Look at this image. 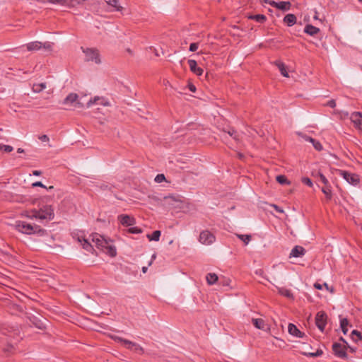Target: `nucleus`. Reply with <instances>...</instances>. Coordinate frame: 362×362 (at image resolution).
Returning <instances> with one entry per match:
<instances>
[{
  "label": "nucleus",
  "mask_w": 362,
  "mask_h": 362,
  "mask_svg": "<svg viewBox=\"0 0 362 362\" xmlns=\"http://www.w3.org/2000/svg\"><path fill=\"white\" fill-rule=\"evenodd\" d=\"M350 119L357 129L362 126V114L359 112H354L351 115Z\"/></svg>",
  "instance_id": "f8f14e48"
},
{
  "label": "nucleus",
  "mask_w": 362,
  "mask_h": 362,
  "mask_svg": "<svg viewBox=\"0 0 362 362\" xmlns=\"http://www.w3.org/2000/svg\"><path fill=\"white\" fill-rule=\"evenodd\" d=\"M228 136L231 137L234 139L237 143H238L240 140V134L233 129L228 130L227 132H224L223 134V139H226Z\"/></svg>",
  "instance_id": "dca6fc26"
},
{
  "label": "nucleus",
  "mask_w": 362,
  "mask_h": 362,
  "mask_svg": "<svg viewBox=\"0 0 362 362\" xmlns=\"http://www.w3.org/2000/svg\"><path fill=\"white\" fill-rule=\"evenodd\" d=\"M296 17L294 14L288 13L284 18V22L288 26H292L296 23Z\"/></svg>",
  "instance_id": "6ab92c4d"
},
{
  "label": "nucleus",
  "mask_w": 362,
  "mask_h": 362,
  "mask_svg": "<svg viewBox=\"0 0 362 362\" xmlns=\"http://www.w3.org/2000/svg\"><path fill=\"white\" fill-rule=\"evenodd\" d=\"M199 47V45H198V43H191L190 45H189V51L190 52H195L197 50Z\"/></svg>",
  "instance_id": "49530a36"
},
{
  "label": "nucleus",
  "mask_w": 362,
  "mask_h": 362,
  "mask_svg": "<svg viewBox=\"0 0 362 362\" xmlns=\"http://www.w3.org/2000/svg\"><path fill=\"white\" fill-rule=\"evenodd\" d=\"M35 214H36V209H32V210H27V211H23L21 214V216H24V217H26V218H30V219H33V218H36V215Z\"/></svg>",
  "instance_id": "7c9ffc66"
},
{
  "label": "nucleus",
  "mask_w": 362,
  "mask_h": 362,
  "mask_svg": "<svg viewBox=\"0 0 362 362\" xmlns=\"http://www.w3.org/2000/svg\"><path fill=\"white\" fill-rule=\"evenodd\" d=\"M42 47H43L45 49H51L52 44L49 42H46L42 45V43L40 42L35 41V42H29L26 45V47L28 51L38 50Z\"/></svg>",
  "instance_id": "6e6552de"
},
{
  "label": "nucleus",
  "mask_w": 362,
  "mask_h": 362,
  "mask_svg": "<svg viewBox=\"0 0 362 362\" xmlns=\"http://www.w3.org/2000/svg\"><path fill=\"white\" fill-rule=\"evenodd\" d=\"M104 248H106L107 250V253L111 256V257H115L117 255V251H116V248L114 247V246H111V245H106V247H105Z\"/></svg>",
  "instance_id": "4c0bfd02"
},
{
  "label": "nucleus",
  "mask_w": 362,
  "mask_h": 362,
  "mask_svg": "<svg viewBox=\"0 0 362 362\" xmlns=\"http://www.w3.org/2000/svg\"><path fill=\"white\" fill-rule=\"evenodd\" d=\"M327 315L323 311H320L315 316V324L317 328L323 332L327 325Z\"/></svg>",
  "instance_id": "0eeeda50"
},
{
  "label": "nucleus",
  "mask_w": 362,
  "mask_h": 362,
  "mask_svg": "<svg viewBox=\"0 0 362 362\" xmlns=\"http://www.w3.org/2000/svg\"><path fill=\"white\" fill-rule=\"evenodd\" d=\"M322 354V351L321 350H317L316 352L315 353H308V354H306L305 355L307 356H310L311 357H316V356H319L320 355Z\"/></svg>",
  "instance_id": "a18cd8bd"
},
{
  "label": "nucleus",
  "mask_w": 362,
  "mask_h": 362,
  "mask_svg": "<svg viewBox=\"0 0 362 362\" xmlns=\"http://www.w3.org/2000/svg\"><path fill=\"white\" fill-rule=\"evenodd\" d=\"M239 157H240V158H242L243 157V156L241 153H239Z\"/></svg>",
  "instance_id": "338daca9"
},
{
  "label": "nucleus",
  "mask_w": 362,
  "mask_h": 362,
  "mask_svg": "<svg viewBox=\"0 0 362 362\" xmlns=\"http://www.w3.org/2000/svg\"><path fill=\"white\" fill-rule=\"evenodd\" d=\"M13 150V148L11 146L0 144V151H3L6 153H10Z\"/></svg>",
  "instance_id": "a19ab883"
},
{
  "label": "nucleus",
  "mask_w": 362,
  "mask_h": 362,
  "mask_svg": "<svg viewBox=\"0 0 362 362\" xmlns=\"http://www.w3.org/2000/svg\"><path fill=\"white\" fill-rule=\"evenodd\" d=\"M92 241L95 244V245L100 249H103L107 245L105 239L100 235L98 233H95L92 235Z\"/></svg>",
  "instance_id": "9b49d317"
},
{
  "label": "nucleus",
  "mask_w": 362,
  "mask_h": 362,
  "mask_svg": "<svg viewBox=\"0 0 362 362\" xmlns=\"http://www.w3.org/2000/svg\"><path fill=\"white\" fill-rule=\"evenodd\" d=\"M358 1L361 2L362 3V0H358Z\"/></svg>",
  "instance_id": "774afa93"
},
{
  "label": "nucleus",
  "mask_w": 362,
  "mask_h": 362,
  "mask_svg": "<svg viewBox=\"0 0 362 362\" xmlns=\"http://www.w3.org/2000/svg\"><path fill=\"white\" fill-rule=\"evenodd\" d=\"M38 1L41 2H49L50 4H58V5H65L66 4V1L68 0H37Z\"/></svg>",
  "instance_id": "c9c22d12"
},
{
  "label": "nucleus",
  "mask_w": 362,
  "mask_h": 362,
  "mask_svg": "<svg viewBox=\"0 0 362 362\" xmlns=\"http://www.w3.org/2000/svg\"><path fill=\"white\" fill-rule=\"evenodd\" d=\"M288 330L289 334L294 337L302 338L304 336V333L300 332L298 329V327L293 324L290 323L288 325Z\"/></svg>",
  "instance_id": "f3484780"
},
{
  "label": "nucleus",
  "mask_w": 362,
  "mask_h": 362,
  "mask_svg": "<svg viewBox=\"0 0 362 362\" xmlns=\"http://www.w3.org/2000/svg\"><path fill=\"white\" fill-rule=\"evenodd\" d=\"M12 307L17 312H22L23 311L22 307L18 305H13Z\"/></svg>",
  "instance_id": "8fccbe9b"
},
{
  "label": "nucleus",
  "mask_w": 362,
  "mask_h": 362,
  "mask_svg": "<svg viewBox=\"0 0 362 362\" xmlns=\"http://www.w3.org/2000/svg\"><path fill=\"white\" fill-rule=\"evenodd\" d=\"M309 142L312 143L314 148L317 151H321L322 149V146L320 144V141L314 139H309Z\"/></svg>",
  "instance_id": "e433bc0d"
},
{
  "label": "nucleus",
  "mask_w": 362,
  "mask_h": 362,
  "mask_svg": "<svg viewBox=\"0 0 362 362\" xmlns=\"http://www.w3.org/2000/svg\"><path fill=\"white\" fill-rule=\"evenodd\" d=\"M332 350L334 354L337 357L344 358L346 357V352L345 347L339 343H334L332 345Z\"/></svg>",
  "instance_id": "9d476101"
},
{
  "label": "nucleus",
  "mask_w": 362,
  "mask_h": 362,
  "mask_svg": "<svg viewBox=\"0 0 362 362\" xmlns=\"http://www.w3.org/2000/svg\"><path fill=\"white\" fill-rule=\"evenodd\" d=\"M42 141H49V137L44 134V135H42L41 136H40L39 138Z\"/></svg>",
  "instance_id": "603ef678"
},
{
  "label": "nucleus",
  "mask_w": 362,
  "mask_h": 362,
  "mask_svg": "<svg viewBox=\"0 0 362 362\" xmlns=\"http://www.w3.org/2000/svg\"><path fill=\"white\" fill-rule=\"evenodd\" d=\"M303 138L307 141H309V139H313L312 137L308 136H304Z\"/></svg>",
  "instance_id": "bf43d9fd"
},
{
  "label": "nucleus",
  "mask_w": 362,
  "mask_h": 362,
  "mask_svg": "<svg viewBox=\"0 0 362 362\" xmlns=\"http://www.w3.org/2000/svg\"><path fill=\"white\" fill-rule=\"evenodd\" d=\"M165 180V177L163 174H158L156 176L154 180L157 183H160Z\"/></svg>",
  "instance_id": "37998d69"
},
{
  "label": "nucleus",
  "mask_w": 362,
  "mask_h": 362,
  "mask_svg": "<svg viewBox=\"0 0 362 362\" xmlns=\"http://www.w3.org/2000/svg\"><path fill=\"white\" fill-rule=\"evenodd\" d=\"M146 271H147V267H144L142 268V272H143L144 273H146Z\"/></svg>",
  "instance_id": "680f3d73"
},
{
  "label": "nucleus",
  "mask_w": 362,
  "mask_h": 362,
  "mask_svg": "<svg viewBox=\"0 0 362 362\" xmlns=\"http://www.w3.org/2000/svg\"><path fill=\"white\" fill-rule=\"evenodd\" d=\"M46 83H34L32 86V90L35 93H41L45 89H46Z\"/></svg>",
  "instance_id": "5701e85b"
},
{
  "label": "nucleus",
  "mask_w": 362,
  "mask_h": 362,
  "mask_svg": "<svg viewBox=\"0 0 362 362\" xmlns=\"http://www.w3.org/2000/svg\"><path fill=\"white\" fill-rule=\"evenodd\" d=\"M274 64L279 68L281 75H283L285 77H288V74L286 71V66L282 62L276 61Z\"/></svg>",
  "instance_id": "393cba45"
},
{
  "label": "nucleus",
  "mask_w": 362,
  "mask_h": 362,
  "mask_svg": "<svg viewBox=\"0 0 362 362\" xmlns=\"http://www.w3.org/2000/svg\"><path fill=\"white\" fill-rule=\"evenodd\" d=\"M78 98V96L76 93H71L64 98L63 103L65 105L73 104L77 101Z\"/></svg>",
  "instance_id": "412c9836"
},
{
  "label": "nucleus",
  "mask_w": 362,
  "mask_h": 362,
  "mask_svg": "<svg viewBox=\"0 0 362 362\" xmlns=\"http://www.w3.org/2000/svg\"><path fill=\"white\" fill-rule=\"evenodd\" d=\"M188 64L189 66L190 71L196 74L197 76H201L202 75L204 70L197 66V63L194 59H189Z\"/></svg>",
  "instance_id": "4468645a"
},
{
  "label": "nucleus",
  "mask_w": 362,
  "mask_h": 362,
  "mask_svg": "<svg viewBox=\"0 0 362 362\" xmlns=\"http://www.w3.org/2000/svg\"><path fill=\"white\" fill-rule=\"evenodd\" d=\"M33 187H44V188H46V187L41 182H35L34 183H33L32 185Z\"/></svg>",
  "instance_id": "09e8293b"
},
{
  "label": "nucleus",
  "mask_w": 362,
  "mask_h": 362,
  "mask_svg": "<svg viewBox=\"0 0 362 362\" xmlns=\"http://www.w3.org/2000/svg\"><path fill=\"white\" fill-rule=\"evenodd\" d=\"M17 152L19 153H23L24 152V150L21 148H18L17 149Z\"/></svg>",
  "instance_id": "052dcab7"
},
{
  "label": "nucleus",
  "mask_w": 362,
  "mask_h": 362,
  "mask_svg": "<svg viewBox=\"0 0 362 362\" xmlns=\"http://www.w3.org/2000/svg\"><path fill=\"white\" fill-rule=\"evenodd\" d=\"M114 339L116 341L121 343L127 349H129L136 354L142 355L144 353V350L143 347H141L139 344H138L135 342H133L132 341H129V340H127V339H123L122 337H115L114 338Z\"/></svg>",
  "instance_id": "7ed1b4c3"
},
{
  "label": "nucleus",
  "mask_w": 362,
  "mask_h": 362,
  "mask_svg": "<svg viewBox=\"0 0 362 362\" xmlns=\"http://www.w3.org/2000/svg\"><path fill=\"white\" fill-rule=\"evenodd\" d=\"M327 105L333 108L336 106V102L334 100H330L327 102Z\"/></svg>",
  "instance_id": "de8ad7c7"
},
{
  "label": "nucleus",
  "mask_w": 362,
  "mask_h": 362,
  "mask_svg": "<svg viewBox=\"0 0 362 362\" xmlns=\"http://www.w3.org/2000/svg\"><path fill=\"white\" fill-rule=\"evenodd\" d=\"M161 233L160 230H154L152 234H148L147 238L148 239L151 241H158L160 237Z\"/></svg>",
  "instance_id": "2f4dec72"
},
{
  "label": "nucleus",
  "mask_w": 362,
  "mask_h": 362,
  "mask_svg": "<svg viewBox=\"0 0 362 362\" xmlns=\"http://www.w3.org/2000/svg\"><path fill=\"white\" fill-rule=\"evenodd\" d=\"M206 281L208 284L213 285L218 281V276L214 273H209L206 275Z\"/></svg>",
  "instance_id": "c756f323"
},
{
  "label": "nucleus",
  "mask_w": 362,
  "mask_h": 362,
  "mask_svg": "<svg viewBox=\"0 0 362 362\" xmlns=\"http://www.w3.org/2000/svg\"><path fill=\"white\" fill-rule=\"evenodd\" d=\"M78 240L81 243L83 249L88 252H91L93 250V245L90 243L88 240L84 238H78Z\"/></svg>",
  "instance_id": "4be33fe9"
},
{
  "label": "nucleus",
  "mask_w": 362,
  "mask_h": 362,
  "mask_svg": "<svg viewBox=\"0 0 362 362\" xmlns=\"http://www.w3.org/2000/svg\"><path fill=\"white\" fill-rule=\"evenodd\" d=\"M339 174L341 175L347 182L352 185H357L359 183L358 175L354 173H349L346 170H339Z\"/></svg>",
  "instance_id": "423d86ee"
},
{
  "label": "nucleus",
  "mask_w": 362,
  "mask_h": 362,
  "mask_svg": "<svg viewBox=\"0 0 362 362\" xmlns=\"http://www.w3.org/2000/svg\"><path fill=\"white\" fill-rule=\"evenodd\" d=\"M13 349V346L12 345H10L8 344L4 349V351L5 352H11Z\"/></svg>",
  "instance_id": "3c124183"
},
{
  "label": "nucleus",
  "mask_w": 362,
  "mask_h": 362,
  "mask_svg": "<svg viewBox=\"0 0 362 362\" xmlns=\"http://www.w3.org/2000/svg\"><path fill=\"white\" fill-rule=\"evenodd\" d=\"M14 226L18 231L27 235L37 234L42 236L46 233V230L40 226L32 225L23 221H16Z\"/></svg>",
  "instance_id": "f257e3e1"
},
{
  "label": "nucleus",
  "mask_w": 362,
  "mask_h": 362,
  "mask_svg": "<svg viewBox=\"0 0 362 362\" xmlns=\"http://www.w3.org/2000/svg\"><path fill=\"white\" fill-rule=\"evenodd\" d=\"M69 1H70L69 3L72 5L79 4V0H69Z\"/></svg>",
  "instance_id": "13d9d810"
},
{
  "label": "nucleus",
  "mask_w": 362,
  "mask_h": 362,
  "mask_svg": "<svg viewBox=\"0 0 362 362\" xmlns=\"http://www.w3.org/2000/svg\"><path fill=\"white\" fill-rule=\"evenodd\" d=\"M314 287L316 288V289H318V290H321L322 289V287H323V285L322 284H320L317 282L315 283L314 284Z\"/></svg>",
  "instance_id": "864d4df0"
},
{
  "label": "nucleus",
  "mask_w": 362,
  "mask_h": 362,
  "mask_svg": "<svg viewBox=\"0 0 362 362\" xmlns=\"http://www.w3.org/2000/svg\"><path fill=\"white\" fill-rule=\"evenodd\" d=\"M278 292L283 296H285L289 299H293V295L291 290L284 287H277Z\"/></svg>",
  "instance_id": "aec40b11"
},
{
  "label": "nucleus",
  "mask_w": 362,
  "mask_h": 362,
  "mask_svg": "<svg viewBox=\"0 0 362 362\" xmlns=\"http://www.w3.org/2000/svg\"><path fill=\"white\" fill-rule=\"evenodd\" d=\"M189 88L190 91H192V92H195V90H196L195 86L192 84H190L189 86Z\"/></svg>",
  "instance_id": "4d7b16f0"
},
{
  "label": "nucleus",
  "mask_w": 362,
  "mask_h": 362,
  "mask_svg": "<svg viewBox=\"0 0 362 362\" xmlns=\"http://www.w3.org/2000/svg\"><path fill=\"white\" fill-rule=\"evenodd\" d=\"M322 192L325 194L327 199H332V190L329 185L327 186L325 185V187L322 188Z\"/></svg>",
  "instance_id": "72a5a7b5"
},
{
  "label": "nucleus",
  "mask_w": 362,
  "mask_h": 362,
  "mask_svg": "<svg viewBox=\"0 0 362 362\" xmlns=\"http://www.w3.org/2000/svg\"><path fill=\"white\" fill-rule=\"evenodd\" d=\"M216 240L215 235L208 230L202 231L199 234V241L205 245H209Z\"/></svg>",
  "instance_id": "39448f33"
},
{
  "label": "nucleus",
  "mask_w": 362,
  "mask_h": 362,
  "mask_svg": "<svg viewBox=\"0 0 362 362\" xmlns=\"http://www.w3.org/2000/svg\"><path fill=\"white\" fill-rule=\"evenodd\" d=\"M302 182L309 187L313 186V182L309 177H303Z\"/></svg>",
  "instance_id": "c03bdc74"
},
{
  "label": "nucleus",
  "mask_w": 362,
  "mask_h": 362,
  "mask_svg": "<svg viewBox=\"0 0 362 362\" xmlns=\"http://www.w3.org/2000/svg\"><path fill=\"white\" fill-rule=\"evenodd\" d=\"M323 286H325V288H327V290H329V286H328L327 284L325 283V284H323Z\"/></svg>",
  "instance_id": "e2e57ef3"
},
{
  "label": "nucleus",
  "mask_w": 362,
  "mask_h": 362,
  "mask_svg": "<svg viewBox=\"0 0 362 362\" xmlns=\"http://www.w3.org/2000/svg\"><path fill=\"white\" fill-rule=\"evenodd\" d=\"M351 338L352 339L353 341H354L356 342H361L362 343V335L358 331H357L356 329H354L351 332Z\"/></svg>",
  "instance_id": "c85d7f7f"
},
{
  "label": "nucleus",
  "mask_w": 362,
  "mask_h": 362,
  "mask_svg": "<svg viewBox=\"0 0 362 362\" xmlns=\"http://www.w3.org/2000/svg\"><path fill=\"white\" fill-rule=\"evenodd\" d=\"M317 178L320 181H321L325 186L329 185L328 180L326 178V177L321 173L318 172L317 174Z\"/></svg>",
  "instance_id": "ea45409f"
},
{
  "label": "nucleus",
  "mask_w": 362,
  "mask_h": 362,
  "mask_svg": "<svg viewBox=\"0 0 362 362\" xmlns=\"http://www.w3.org/2000/svg\"><path fill=\"white\" fill-rule=\"evenodd\" d=\"M105 1L110 6H112L115 11H120L122 10V6H121L118 0H105Z\"/></svg>",
  "instance_id": "cd10ccee"
},
{
  "label": "nucleus",
  "mask_w": 362,
  "mask_h": 362,
  "mask_svg": "<svg viewBox=\"0 0 362 362\" xmlns=\"http://www.w3.org/2000/svg\"><path fill=\"white\" fill-rule=\"evenodd\" d=\"M238 237L244 242L245 245H247L251 240V235H238Z\"/></svg>",
  "instance_id": "58836bf2"
},
{
  "label": "nucleus",
  "mask_w": 362,
  "mask_h": 362,
  "mask_svg": "<svg viewBox=\"0 0 362 362\" xmlns=\"http://www.w3.org/2000/svg\"><path fill=\"white\" fill-rule=\"evenodd\" d=\"M83 52L85 54L86 62H92L96 64L101 63L100 53L98 49L95 48H83L81 47Z\"/></svg>",
  "instance_id": "20e7f679"
},
{
  "label": "nucleus",
  "mask_w": 362,
  "mask_h": 362,
  "mask_svg": "<svg viewBox=\"0 0 362 362\" xmlns=\"http://www.w3.org/2000/svg\"><path fill=\"white\" fill-rule=\"evenodd\" d=\"M272 206L275 209V210L279 213H283L284 212V210L282 209H281L279 206H278L277 205H275V204H273Z\"/></svg>",
  "instance_id": "5fc2aeb1"
},
{
  "label": "nucleus",
  "mask_w": 362,
  "mask_h": 362,
  "mask_svg": "<svg viewBox=\"0 0 362 362\" xmlns=\"http://www.w3.org/2000/svg\"><path fill=\"white\" fill-rule=\"evenodd\" d=\"M248 18L260 23H264L267 20V17L263 14L251 15L248 16Z\"/></svg>",
  "instance_id": "bb28decb"
},
{
  "label": "nucleus",
  "mask_w": 362,
  "mask_h": 362,
  "mask_svg": "<svg viewBox=\"0 0 362 362\" xmlns=\"http://www.w3.org/2000/svg\"><path fill=\"white\" fill-rule=\"evenodd\" d=\"M128 232L132 234H139L141 233L142 230L138 227H132L128 229Z\"/></svg>",
  "instance_id": "79ce46f5"
},
{
  "label": "nucleus",
  "mask_w": 362,
  "mask_h": 362,
  "mask_svg": "<svg viewBox=\"0 0 362 362\" xmlns=\"http://www.w3.org/2000/svg\"><path fill=\"white\" fill-rule=\"evenodd\" d=\"M118 220L123 226H132L135 223V218L127 214H121L118 216Z\"/></svg>",
  "instance_id": "ddd939ff"
},
{
  "label": "nucleus",
  "mask_w": 362,
  "mask_h": 362,
  "mask_svg": "<svg viewBox=\"0 0 362 362\" xmlns=\"http://www.w3.org/2000/svg\"><path fill=\"white\" fill-rule=\"evenodd\" d=\"M36 218L40 221H51L54 217V209L49 205H45L40 209H36Z\"/></svg>",
  "instance_id": "f03ea898"
},
{
  "label": "nucleus",
  "mask_w": 362,
  "mask_h": 362,
  "mask_svg": "<svg viewBox=\"0 0 362 362\" xmlns=\"http://www.w3.org/2000/svg\"><path fill=\"white\" fill-rule=\"evenodd\" d=\"M349 348L351 349V351L352 352L355 351V349H354L353 348H351V347H350V346H349Z\"/></svg>",
  "instance_id": "0e129e2a"
},
{
  "label": "nucleus",
  "mask_w": 362,
  "mask_h": 362,
  "mask_svg": "<svg viewBox=\"0 0 362 362\" xmlns=\"http://www.w3.org/2000/svg\"><path fill=\"white\" fill-rule=\"evenodd\" d=\"M265 2L269 4L270 6L276 8L283 11H287L290 10L291 4L290 1H279L265 0Z\"/></svg>",
  "instance_id": "1a4fd4ad"
},
{
  "label": "nucleus",
  "mask_w": 362,
  "mask_h": 362,
  "mask_svg": "<svg viewBox=\"0 0 362 362\" xmlns=\"http://www.w3.org/2000/svg\"><path fill=\"white\" fill-rule=\"evenodd\" d=\"M98 101H101L100 103L102 104L103 105H108V103L107 102H104V99L103 98H100L98 96H96L93 99H90L88 103H87V107H91L94 104H96V103H98Z\"/></svg>",
  "instance_id": "b1692460"
},
{
  "label": "nucleus",
  "mask_w": 362,
  "mask_h": 362,
  "mask_svg": "<svg viewBox=\"0 0 362 362\" xmlns=\"http://www.w3.org/2000/svg\"><path fill=\"white\" fill-rule=\"evenodd\" d=\"M349 321L346 318H342L340 320V327L344 334L348 332Z\"/></svg>",
  "instance_id": "473e14b6"
},
{
  "label": "nucleus",
  "mask_w": 362,
  "mask_h": 362,
  "mask_svg": "<svg viewBox=\"0 0 362 362\" xmlns=\"http://www.w3.org/2000/svg\"><path fill=\"white\" fill-rule=\"evenodd\" d=\"M305 253V250L302 246L296 245L291 250L289 257H300Z\"/></svg>",
  "instance_id": "2eb2a0df"
},
{
  "label": "nucleus",
  "mask_w": 362,
  "mask_h": 362,
  "mask_svg": "<svg viewBox=\"0 0 362 362\" xmlns=\"http://www.w3.org/2000/svg\"><path fill=\"white\" fill-rule=\"evenodd\" d=\"M252 322L256 328L259 329H264L265 323H264V320L260 319V318H252Z\"/></svg>",
  "instance_id": "a878e982"
},
{
  "label": "nucleus",
  "mask_w": 362,
  "mask_h": 362,
  "mask_svg": "<svg viewBox=\"0 0 362 362\" xmlns=\"http://www.w3.org/2000/svg\"><path fill=\"white\" fill-rule=\"evenodd\" d=\"M340 339H341L342 341H344V343L347 344V343L346 342V341H345L342 337H341V338H340Z\"/></svg>",
  "instance_id": "69168bd1"
},
{
  "label": "nucleus",
  "mask_w": 362,
  "mask_h": 362,
  "mask_svg": "<svg viewBox=\"0 0 362 362\" xmlns=\"http://www.w3.org/2000/svg\"><path fill=\"white\" fill-rule=\"evenodd\" d=\"M41 171L40 170H34L33 172V175H35V176H40L41 175Z\"/></svg>",
  "instance_id": "6e6d98bb"
},
{
  "label": "nucleus",
  "mask_w": 362,
  "mask_h": 362,
  "mask_svg": "<svg viewBox=\"0 0 362 362\" xmlns=\"http://www.w3.org/2000/svg\"><path fill=\"white\" fill-rule=\"evenodd\" d=\"M304 32L309 35L314 36L320 32V29L312 25H306L304 28Z\"/></svg>",
  "instance_id": "a211bd4d"
},
{
  "label": "nucleus",
  "mask_w": 362,
  "mask_h": 362,
  "mask_svg": "<svg viewBox=\"0 0 362 362\" xmlns=\"http://www.w3.org/2000/svg\"><path fill=\"white\" fill-rule=\"evenodd\" d=\"M276 181L281 185H289L290 182L285 175H279L276 176Z\"/></svg>",
  "instance_id": "f704fd0d"
}]
</instances>
